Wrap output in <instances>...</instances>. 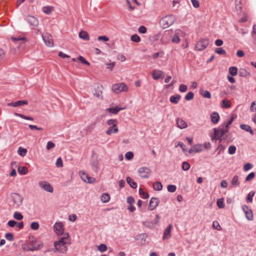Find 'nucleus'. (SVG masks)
Wrapping results in <instances>:
<instances>
[{
	"label": "nucleus",
	"instance_id": "obj_1",
	"mask_svg": "<svg viewBox=\"0 0 256 256\" xmlns=\"http://www.w3.org/2000/svg\"><path fill=\"white\" fill-rule=\"evenodd\" d=\"M71 244V238L68 233L64 234L63 237L60 238L58 240L54 242L56 250L59 252L64 254L68 250L67 244Z\"/></svg>",
	"mask_w": 256,
	"mask_h": 256
},
{
	"label": "nucleus",
	"instance_id": "obj_2",
	"mask_svg": "<svg viewBox=\"0 0 256 256\" xmlns=\"http://www.w3.org/2000/svg\"><path fill=\"white\" fill-rule=\"evenodd\" d=\"M236 115L235 114H233L232 115L230 120L228 121L227 124L224 126L225 129H224L223 128H222L221 129H217L216 128H214V136H212V140L215 139L219 140L223 136H224V134L228 132L229 126L232 123L234 120L236 118Z\"/></svg>",
	"mask_w": 256,
	"mask_h": 256
},
{
	"label": "nucleus",
	"instance_id": "obj_3",
	"mask_svg": "<svg viewBox=\"0 0 256 256\" xmlns=\"http://www.w3.org/2000/svg\"><path fill=\"white\" fill-rule=\"evenodd\" d=\"M176 18L172 14L163 17L160 20V24L164 28H166L172 26L175 22Z\"/></svg>",
	"mask_w": 256,
	"mask_h": 256
},
{
	"label": "nucleus",
	"instance_id": "obj_4",
	"mask_svg": "<svg viewBox=\"0 0 256 256\" xmlns=\"http://www.w3.org/2000/svg\"><path fill=\"white\" fill-rule=\"evenodd\" d=\"M209 44V40L208 38H203L198 41L196 46L195 48L196 50L200 51L205 49Z\"/></svg>",
	"mask_w": 256,
	"mask_h": 256
},
{
	"label": "nucleus",
	"instance_id": "obj_5",
	"mask_svg": "<svg viewBox=\"0 0 256 256\" xmlns=\"http://www.w3.org/2000/svg\"><path fill=\"white\" fill-rule=\"evenodd\" d=\"M127 88L126 86L123 82L114 84L112 87V90L116 94L126 91Z\"/></svg>",
	"mask_w": 256,
	"mask_h": 256
},
{
	"label": "nucleus",
	"instance_id": "obj_6",
	"mask_svg": "<svg viewBox=\"0 0 256 256\" xmlns=\"http://www.w3.org/2000/svg\"><path fill=\"white\" fill-rule=\"evenodd\" d=\"M26 20L28 22L30 26L34 29L38 25V20L37 18L32 16H28L26 18Z\"/></svg>",
	"mask_w": 256,
	"mask_h": 256
},
{
	"label": "nucleus",
	"instance_id": "obj_7",
	"mask_svg": "<svg viewBox=\"0 0 256 256\" xmlns=\"http://www.w3.org/2000/svg\"><path fill=\"white\" fill-rule=\"evenodd\" d=\"M139 176L142 178H148L151 173L150 169L148 167H141L138 168Z\"/></svg>",
	"mask_w": 256,
	"mask_h": 256
},
{
	"label": "nucleus",
	"instance_id": "obj_8",
	"mask_svg": "<svg viewBox=\"0 0 256 256\" xmlns=\"http://www.w3.org/2000/svg\"><path fill=\"white\" fill-rule=\"evenodd\" d=\"M42 40L46 45L48 47H52L54 45L52 36L46 33L44 35L42 36Z\"/></svg>",
	"mask_w": 256,
	"mask_h": 256
},
{
	"label": "nucleus",
	"instance_id": "obj_9",
	"mask_svg": "<svg viewBox=\"0 0 256 256\" xmlns=\"http://www.w3.org/2000/svg\"><path fill=\"white\" fill-rule=\"evenodd\" d=\"M55 232L58 236H61L65 234L64 233V225L62 222H56L54 226Z\"/></svg>",
	"mask_w": 256,
	"mask_h": 256
},
{
	"label": "nucleus",
	"instance_id": "obj_10",
	"mask_svg": "<svg viewBox=\"0 0 256 256\" xmlns=\"http://www.w3.org/2000/svg\"><path fill=\"white\" fill-rule=\"evenodd\" d=\"M79 174L81 178L84 182L92 184L95 182L94 178L90 176L88 174L86 173L84 171H80Z\"/></svg>",
	"mask_w": 256,
	"mask_h": 256
},
{
	"label": "nucleus",
	"instance_id": "obj_11",
	"mask_svg": "<svg viewBox=\"0 0 256 256\" xmlns=\"http://www.w3.org/2000/svg\"><path fill=\"white\" fill-rule=\"evenodd\" d=\"M172 32L166 30L163 34L160 41L162 44H168L170 43Z\"/></svg>",
	"mask_w": 256,
	"mask_h": 256
},
{
	"label": "nucleus",
	"instance_id": "obj_12",
	"mask_svg": "<svg viewBox=\"0 0 256 256\" xmlns=\"http://www.w3.org/2000/svg\"><path fill=\"white\" fill-rule=\"evenodd\" d=\"M38 185L42 189L50 192H53V188L52 186L47 182L46 181H40L38 183Z\"/></svg>",
	"mask_w": 256,
	"mask_h": 256
},
{
	"label": "nucleus",
	"instance_id": "obj_13",
	"mask_svg": "<svg viewBox=\"0 0 256 256\" xmlns=\"http://www.w3.org/2000/svg\"><path fill=\"white\" fill-rule=\"evenodd\" d=\"M11 197L13 200L14 203L16 206H20L22 203L23 200L22 197L18 194L12 193Z\"/></svg>",
	"mask_w": 256,
	"mask_h": 256
},
{
	"label": "nucleus",
	"instance_id": "obj_14",
	"mask_svg": "<svg viewBox=\"0 0 256 256\" xmlns=\"http://www.w3.org/2000/svg\"><path fill=\"white\" fill-rule=\"evenodd\" d=\"M182 32L180 30H176L175 32L172 34L171 33V41L173 43L178 44L180 42V33Z\"/></svg>",
	"mask_w": 256,
	"mask_h": 256
},
{
	"label": "nucleus",
	"instance_id": "obj_15",
	"mask_svg": "<svg viewBox=\"0 0 256 256\" xmlns=\"http://www.w3.org/2000/svg\"><path fill=\"white\" fill-rule=\"evenodd\" d=\"M152 78L154 80L162 79L165 78V74L162 71L159 70H154L152 73Z\"/></svg>",
	"mask_w": 256,
	"mask_h": 256
},
{
	"label": "nucleus",
	"instance_id": "obj_16",
	"mask_svg": "<svg viewBox=\"0 0 256 256\" xmlns=\"http://www.w3.org/2000/svg\"><path fill=\"white\" fill-rule=\"evenodd\" d=\"M242 210L244 212L248 220H251L253 219V213L252 210H249L246 206H242Z\"/></svg>",
	"mask_w": 256,
	"mask_h": 256
},
{
	"label": "nucleus",
	"instance_id": "obj_17",
	"mask_svg": "<svg viewBox=\"0 0 256 256\" xmlns=\"http://www.w3.org/2000/svg\"><path fill=\"white\" fill-rule=\"evenodd\" d=\"M159 200L158 198H152L150 201V210H154L158 205Z\"/></svg>",
	"mask_w": 256,
	"mask_h": 256
},
{
	"label": "nucleus",
	"instance_id": "obj_18",
	"mask_svg": "<svg viewBox=\"0 0 256 256\" xmlns=\"http://www.w3.org/2000/svg\"><path fill=\"white\" fill-rule=\"evenodd\" d=\"M172 227V225L170 224L165 229L163 236L164 240L168 239L171 236L170 231Z\"/></svg>",
	"mask_w": 256,
	"mask_h": 256
},
{
	"label": "nucleus",
	"instance_id": "obj_19",
	"mask_svg": "<svg viewBox=\"0 0 256 256\" xmlns=\"http://www.w3.org/2000/svg\"><path fill=\"white\" fill-rule=\"evenodd\" d=\"M28 104V100H18L16 102H12L8 104V106H12L14 107H17Z\"/></svg>",
	"mask_w": 256,
	"mask_h": 256
},
{
	"label": "nucleus",
	"instance_id": "obj_20",
	"mask_svg": "<svg viewBox=\"0 0 256 256\" xmlns=\"http://www.w3.org/2000/svg\"><path fill=\"white\" fill-rule=\"evenodd\" d=\"M202 150V144H198L193 146L190 150L189 153L191 154L192 152H198Z\"/></svg>",
	"mask_w": 256,
	"mask_h": 256
},
{
	"label": "nucleus",
	"instance_id": "obj_21",
	"mask_svg": "<svg viewBox=\"0 0 256 256\" xmlns=\"http://www.w3.org/2000/svg\"><path fill=\"white\" fill-rule=\"evenodd\" d=\"M178 126L180 129L185 128L188 126L186 122L180 118H178L176 120Z\"/></svg>",
	"mask_w": 256,
	"mask_h": 256
},
{
	"label": "nucleus",
	"instance_id": "obj_22",
	"mask_svg": "<svg viewBox=\"0 0 256 256\" xmlns=\"http://www.w3.org/2000/svg\"><path fill=\"white\" fill-rule=\"evenodd\" d=\"M12 40L15 42V44L18 45V48L21 46L22 44L24 43L26 41V38H12Z\"/></svg>",
	"mask_w": 256,
	"mask_h": 256
},
{
	"label": "nucleus",
	"instance_id": "obj_23",
	"mask_svg": "<svg viewBox=\"0 0 256 256\" xmlns=\"http://www.w3.org/2000/svg\"><path fill=\"white\" fill-rule=\"evenodd\" d=\"M125 108H122L118 106H116L115 108H108L106 110L110 113L113 114H117L120 110H124Z\"/></svg>",
	"mask_w": 256,
	"mask_h": 256
},
{
	"label": "nucleus",
	"instance_id": "obj_24",
	"mask_svg": "<svg viewBox=\"0 0 256 256\" xmlns=\"http://www.w3.org/2000/svg\"><path fill=\"white\" fill-rule=\"evenodd\" d=\"M210 119L214 124H217L220 120V116L218 112H214L210 115Z\"/></svg>",
	"mask_w": 256,
	"mask_h": 256
},
{
	"label": "nucleus",
	"instance_id": "obj_25",
	"mask_svg": "<svg viewBox=\"0 0 256 256\" xmlns=\"http://www.w3.org/2000/svg\"><path fill=\"white\" fill-rule=\"evenodd\" d=\"M78 36L80 38L84 40H90L88 34L84 30H81L78 34Z\"/></svg>",
	"mask_w": 256,
	"mask_h": 256
},
{
	"label": "nucleus",
	"instance_id": "obj_26",
	"mask_svg": "<svg viewBox=\"0 0 256 256\" xmlns=\"http://www.w3.org/2000/svg\"><path fill=\"white\" fill-rule=\"evenodd\" d=\"M180 98L181 96L179 94L172 96L170 97V100L172 104H177L180 101Z\"/></svg>",
	"mask_w": 256,
	"mask_h": 256
},
{
	"label": "nucleus",
	"instance_id": "obj_27",
	"mask_svg": "<svg viewBox=\"0 0 256 256\" xmlns=\"http://www.w3.org/2000/svg\"><path fill=\"white\" fill-rule=\"evenodd\" d=\"M240 182L238 180V176H234L231 182V187L238 186Z\"/></svg>",
	"mask_w": 256,
	"mask_h": 256
},
{
	"label": "nucleus",
	"instance_id": "obj_28",
	"mask_svg": "<svg viewBox=\"0 0 256 256\" xmlns=\"http://www.w3.org/2000/svg\"><path fill=\"white\" fill-rule=\"evenodd\" d=\"M200 94L204 98H211L210 93L208 90H200Z\"/></svg>",
	"mask_w": 256,
	"mask_h": 256
},
{
	"label": "nucleus",
	"instance_id": "obj_29",
	"mask_svg": "<svg viewBox=\"0 0 256 256\" xmlns=\"http://www.w3.org/2000/svg\"><path fill=\"white\" fill-rule=\"evenodd\" d=\"M54 10V8L52 6H46L42 8V12L46 14H49Z\"/></svg>",
	"mask_w": 256,
	"mask_h": 256
},
{
	"label": "nucleus",
	"instance_id": "obj_30",
	"mask_svg": "<svg viewBox=\"0 0 256 256\" xmlns=\"http://www.w3.org/2000/svg\"><path fill=\"white\" fill-rule=\"evenodd\" d=\"M126 182L132 188H135L137 187L136 183L130 177L126 178Z\"/></svg>",
	"mask_w": 256,
	"mask_h": 256
},
{
	"label": "nucleus",
	"instance_id": "obj_31",
	"mask_svg": "<svg viewBox=\"0 0 256 256\" xmlns=\"http://www.w3.org/2000/svg\"><path fill=\"white\" fill-rule=\"evenodd\" d=\"M96 124V122H92L88 126L84 129L86 132L88 133L92 132L95 127Z\"/></svg>",
	"mask_w": 256,
	"mask_h": 256
},
{
	"label": "nucleus",
	"instance_id": "obj_32",
	"mask_svg": "<svg viewBox=\"0 0 256 256\" xmlns=\"http://www.w3.org/2000/svg\"><path fill=\"white\" fill-rule=\"evenodd\" d=\"M18 170L20 174L23 175L26 174L28 172V168L26 166H18Z\"/></svg>",
	"mask_w": 256,
	"mask_h": 256
},
{
	"label": "nucleus",
	"instance_id": "obj_33",
	"mask_svg": "<svg viewBox=\"0 0 256 256\" xmlns=\"http://www.w3.org/2000/svg\"><path fill=\"white\" fill-rule=\"evenodd\" d=\"M118 131V128H114L112 126H110L106 131V134L108 135H110L112 133H117Z\"/></svg>",
	"mask_w": 256,
	"mask_h": 256
},
{
	"label": "nucleus",
	"instance_id": "obj_34",
	"mask_svg": "<svg viewBox=\"0 0 256 256\" xmlns=\"http://www.w3.org/2000/svg\"><path fill=\"white\" fill-rule=\"evenodd\" d=\"M110 199V196L108 193H104L101 196V200L103 202H108Z\"/></svg>",
	"mask_w": 256,
	"mask_h": 256
},
{
	"label": "nucleus",
	"instance_id": "obj_35",
	"mask_svg": "<svg viewBox=\"0 0 256 256\" xmlns=\"http://www.w3.org/2000/svg\"><path fill=\"white\" fill-rule=\"evenodd\" d=\"M153 188L155 190H160L162 188V185L160 182H156L153 184Z\"/></svg>",
	"mask_w": 256,
	"mask_h": 256
},
{
	"label": "nucleus",
	"instance_id": "obj_36",
	"mask_svg": "<svg viewBox=\"0 0 256 256\" xmlns=\"http://www.w3.org/2000/svg\"><path fill=\"white\" fill-rule=\"evenodd\" d=\"M14 114L15 116H20L21 118L25 119V120H34L33 118L30 117V116H25V115H24L23 114H18V113H17V112H14Z\"/></svg>",
	"mask_w": 256,
	"mask_h": 256
},
{
	"label": "nucleus",
	"instance_id": "obj_37",
	"mask_svg": "<svg viewBox=\"0 0 256 256\" xmlns=\"http://www.w3.org/2000/svg\"><path fill=\"white\" fill-rule=\"evenodd\" d=\"M231 104L229 100H224L222 101L221 106L222 108H229Z\"/></svg>",
	"mask_w": 256,
	"mask_h": 256
},
{
	"label": "nucleus",
	"instance_id": "obj_38",
	"mask_svg": "<svg viewBox=\"0 0 256 256\" xmlns=\"http://www.w3.org/2000/svg\"><path fill=\"white\" fill-rule=\"evenodd\" d=\"M26 152H27L26 149L22 148V147H20L18 150V154L22 156H25Z\"/></svg>",
	"mask_w": 256,
	"mask_h": 256
},
{
	"label": "nucleus",
	"instance_id": "obj_39",
	"mask_svg": "<svg viewBox=\"0 0 256 256\" xmlns=\"http://www.w3.org/2000/svg\"><path fill=\"white\" fill-rule=\"evenodd\" d=\"M236 8L238 11H240L242 8V0H236L235 1Z\"/></svg>",
	"mask_w": 256,
	"mask_h": 256
},
{
	"label": "nucleus",
	"instance_id": "obj_40",
	"mask_svg": "<svg viewBox=\"0 0 256 256\" xmlns=\"http://www.w3.org/2000/svg\"><path fill=\"white\" fill-rule=\"evenodd\" d=\"M238 74L240 76L246 77L250 75V73L244 69H240L238 72Z\"/></svg>",
	"mask_w": 256,
	"mask_h": 256
},
{
	"label": "nucleus",
	"instance_id": "obj_41",
	"mask_svg": "<svg viewBox=\"0 0 256 256\" xmlns=\"http://www.w3.org/2000/svg\"><path fill=\"white\" fill-rule=\"evenodd\" d=\"M254 192H250L246 198V202H252V198L254 196Z\"/></svg>",
	"mask_w": 256,
	"mask_h": 256
},
{
	"label": "nucleus",
	"instance_id": "obj_42",
	"mask_svg": "<svg viewBox=\"0 0 256 256\" xmlns=\"http://www.w3.org/2000/svg\"><path fill=\"white\" fill-rule=\"evenodd\" d=\"M107 124L108 125L110 126L118 128L116 126L117 121L115 120H110L108 121Z\"/></svg>",
	"mask_w": 256,
	"mask_h": 256
},
{
	"label": "nucleus",
	"instance_id": "obj_43",
	"mask_svg": "<svg viewBox=\"0 0 256 256\" xmlns=\"http://www.w3.org/2000/svg\"><path fill=\"white\" fill-rule=\"evenodd\" d=\"M130 40L132 41L138 42L140 41V37L137 34H133L130 36Z\"/></svg>",
	"mask_w": 256,
	"mask_h": 256
},
{
	"label": "nucleus",
	"instance_id": "obj_44",
	"mask_svg": "<svg viewBox=\"0 0 256 256\" xmlns=\"http://www.w3.org/2000/svg\"><path fill=\"white\" fill-rule=\"evenodd\" d=\"M216 204L220 208H222L224 207V202L223 198H219Z\"/></svg>",
	"mask_w": 256,
	"mask_h": 256
},
{
	"label": "nucleus",
	"instance_id": "obj_45",
	"mask_svg": "<svg viewBox=\"0 0 256 256\" xmlns=\"http://www.w3.org/2000/svg\"><path fill=\"white\" fill-rule=\"evenodd\" d=\"M215 52L217 53L218 54H226V52L222 48H216L214 50Z\"/></svg>",
	"mask_w": 256,
	"mask_h": 256
},
{
	"label": "nucleus",
	"instance_id": "obj_46",
	"mask_svg": "<svg viewBox=\"0 0 256 256\" xmlns=\"http://www.w3.org/2000/svg\"><path fill=\"white\" fill-rule=\"evenodd\" d=\"M14 218L16 220H22L23 218V216L19 212H15L14 214Z\"/></svg>",
	"mask_w": 256,
	"mask_h": 256
},
{
	"label": "nucleus",
	"instance_id": "obj_47",
	"mask_svg": "<svg viewBox=\"0 0 256 256\" xmlns=\"http://www.w3.org/2000/svg\"><path fill=\"white\" fill-rule=\"evenodd\" d=\"M230 73L232 76H235L237 74L238 69L236 67L232 66L229 68Z\"/></svg>",
	"mask_w": 256,
	"mask_h": 256
},
{
	"label": "nucleus",
	"instance_id": "obj_48",
	"mask_svg": "<svg viewBox=\"0 0 256 256\" xmlns=\"http://www.w3.org/2000/svg\"><path fill=\"white\" fill-rule=\"evenodd\" d=\"M77 60H79L82 63L85 64L87 66H89L90 62H88L83 56H79L77 58Z\"/></svg>",
	"mask_w": 256,
	"mask_h": 256
},
{
	"label": "nucleus",
	"instance_id": "obj_49",
	"mask_svg": "<svg viewBox=\"0 0 256 256\" xmlns=\"http://www.w3.org/2000/svg\"><path fill=\"white\" fill-rule=\"evenodd\" d=\"M40 226L38 222H32L30 224V228L33 230H37Z\"/></svg>",
	"mask_w": 256,
	"mask_h": 256
},
{
	"label": "nucleus",
	"instance_id": "obj_50",
	"mask_svg": "<svg viewBox=\"0 0 256 256\" xmlns=\"http://www.w3.org/2000/svg\"><path fill=\"white\" fill-rule=\"evenodd\" d=\"M190 165L188 162H182V168L184 170V171L188 170L190 169Z\"/></svg>",
	"mask_w": 256,
	"mask_h": 256
},
{
	"label": "nucleus",
	"instance_id": "obj_51",
	"mask_svg": "<svg viewBox=\"0 0 256 256\" xmlns=\"http://www.w3.org/2000/svg\"><path fill=\"white\" fill-rule=\"evenodd\" d=\"M168 190L170 192H174L176 190V187L174 185L170 184L167 186Z\"/></svg>",
	"mask_w": 256,
	"mask_h": 256
},
{
	"label": "nucleus",
	"instance_id": "obj_52",
	"mask_svg": "<svg viewBox=\"0 0 256 256\" xmlns=\"http://www.w3.org/2000/svg\"><path fill=\"white\" fill-rule=\"evenodd\" d=\"M194 96V94L192 92H189L185 96V99L187 100H190L193 99Z\"/></svg>",
	"mask_w": 256,
	"mask_h": 256
},
{
	"label": "nucleus",
	"instance_id": "obj_53",
	"mask_svg": "<svg viewBox=\"0 0 256 256\" xmlns=\"http://www.w3.org/2000/svg\"><path fill=\"white\" fill-rule=\"evenodd\" d=\"M56 165L58 168H62L63 166V162L61 158H59L57 159Z\"/></svg>",
	"mask_w": 256,
	"mask_h": 256
},
{
	"label": "nucleus",
	"instance_id": "obj_54",
	"mask_svg": "<svg viewBox=\"0 0 256 256\" xmlns=\"http://www.w3.org/2000/svg\"><path fill=\"white\" fill-rule=\"evenodd\" d=\"M212 227L214 228H215L217 230H221V226L220 225L219 223L216 221H214L213 222Z\"/></svg>",
	"mask_w": 256,
	"mask_h": 256
},
{
	"label": "nucleus",
	"instance_id": "obj_55",
	"mask_svg": "<svg viewBox=\"0 0 256 256\" xmlns=\"http://www.w3.org/2000/svg\"><path fill=\"white\" fill-rule=\"evenodd\" d=\"M236 147L234 146H230L228 148V152L230 154H233L236 152Z\"/></svg>",
	"mask_w": 256,
	"mask_h": 256
},
{
	"label": "nucleus",
	"instance_id": "obj_56",
	"mask_svg": "<svg viewBox=\"0 0 256 256\" xmlns=\"http://www.w3.org/2000/svg\"><path fill=\"white\" fill-rule=\"evenodd\" d=\"M125 157L128 160H130L133 158L134 154L131 152H127L125 154Z\"/></svg>",
	"mask_w": 256,
	"mask_h": 256
},
{
	"label": "nucleus",
	"instance_id": "obj_57",
	"mask_svg": "<svg viewBox=\"0 0 256 256\" xmlns=\"http://www.w3.org/2000/svg\"><path fill=\"white\" fill-rule=\"evenodd\" d=\"M255 176V174L254 172H252L249 174L246 178V181H250L252 178H254Z\"/></svg>",
	"mask_w": 256,
	"mask_h": 256
},
{
	"label": "nucleus",
	"instance_id": "obj_58",
	"mask_svg": "<svg viewBox=\"0 0 256 256\" xmlns=\"http://www.w3.org/2000/svg\"><path fill=\"white\" fill-rule=\"evenodd\" d=\"M139 193L140 194L142 195L143 198H147L149 196L148 194L145 192L144 190L141 188H140L139 190Z\"/></svg>",
	"mask_w": 256,
	"mask_h": 256
},
{
	"label": "nucleus",
	"instance_id": "obj_59",
	"mask_svg": "<svg viewBox=\"0 0 256 256\" xmlns=\"http://www.w3.org/2000/svg\"><path fill=\"white\" fill-rule=\"evenodd\" d=\"M98 249L100 252H104L106 250L107 247L106 244H101L98 246Z\"/></svg>",
	"mask_w": 256,
	"mask_h": 256
},
{
	"label": "nucleus",
	"instance_id": "obj_60",
	"mask_svg": "<svg viewBox=\"0 0 256 256\" xmlns=\"http://www.w3.org/2000/svg\"><path fill=\"white\" fill-rule=\"evenodd\" d=\"M5 238L10 241H12L14 240V236L11 233H7L5 234Z\"/></svg>",
	"mask_w": 256,
	"mask_h": 256
},
{
	"label": "nucleus",
	"instance_id": "obj_61",
	"mask_svg": "<svg viewBox=\"0 0 256 256\" xmlns=\"http://www.w3.org/2000/svg\"><path fill=\"white\" fill-rule=\"evenodd\" d=\"M240 128L243 130H244L246 132H248L249 130L251 128V127L248 126V125H247V124H242L240 125Z\"/></svg>",
	"mask_w": 256,
	"mask_h": 256
},
{
	"label": "nucleus",
	"instance_id": "obj_62",
	"mask_svg": "<svg viewBox=\"0 0 256 256\" xmlns=\"http://www.w3.org/2000/svg\"><path fill=\"white\" fill-rule=\"evenodd\" d=\"M138 32L141 34H145L146 32V28L144 26H140L138 28Z\"/></svg>",
	"mask_w": 256,
	"mask_h": 256
},
{
	"label": "nucleus",
	"instance_id": "obj_63",
	"mask_svg": "<svg viewBox=\"0 0 256 256\" xmlns=\"http://www.w3.org/2000/svg\"><path fill=\"white\" fill-rule=\"evenodd\" d=\"M252 36L254 39V42L256 44V24H254L253 26V30L252 32Z\"/></svg>",
	"mask_w": 256,
	"mask_h": 256
},
{
	"label": "nucleus",
	"instance_id": "obj_64",
	"mask_svg": "<svg viewBox=\"0 0 256 256\" xmlns=\"http://www.w3.org/2000/svg\"><path fill=\"white\" fill-rule=\"evenodd\" d=\"M250 110L252 112H256V102L252 103Z\"/></svg>",
	"mask_w": 256,
	"mask_h": 256
}]
</instances>
